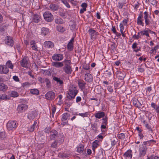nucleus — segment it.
<instances>
[{
  "mask_svg": "<svg viewBox=\"0 0 159 159\" xmlns=\"http://www.w3.org/2000/svg\"><path fill=\"white\" fill-rule=\"evenodd\" d=\"M44 19L47 21L51 22L53 20V16L49 11L44 12L43 15Z\"/></svg>",
  "mask_w": 159,
  "mask_h": 159,
  "instance_id": "39448f33",
  "label": "nucleus"
},
{
  "mask_svg": "<svg viewBox=\"0 0 159 159\" xmlns=\"http://www.w3.org/2000/svg\"><path fill=\"white\" fill-rule=\"evenodd\" d=\"M84 80L88 82H91L93 80V76L90 74L89 73H86L85 74Z\"/></svg>",
  "mask_w": 159,
  "mask_h": 159,
  "instance_id": "4468645a",
  "label": "nucleus"
},
{
  "mask_svg": "<svg viewBox=\"0 0 159 159\" xmlns=\"http://www.w3.org/2000/svg\"><path fill=\"white\" fill-rule=\"evenodd\" d=\"M103 120L102 123L103 124H105V125H107V118L105 117L103 118L102 119Z\"/></svg>",
  "mask_w": 159,
  "mask_h": 159,
  "instance_id": "13d9d810",
  "label": "nucleus"
},
{
  "mask_svg": "<svg viewBox=\"0 0 159 159\" xmlns=\"http://www.w3.org/2000/svg\"><path fill=\"white\" fill-rule=\"evenodd\" d=\"M63 58V55L61 54H54L52 57V58L53 60L57 61L62 60Z\"/></svg>",
  "mask_w": 159,
  "mask_h": 159,
  "instance_id": "9d476101",
  "label": "nucleus"
},
{
  "mask_svg": "<svg viewBox=\"0 0 159 159\" xmlns=\"http://www.w3.org/2000/svg\"><path fill=\"white\" fill-rule=\"evenodd\" d=\"M144 18L145 20V23L146 26L149 25L151 24L152 25L154 24L153 20H150L149 18H151L150 16H149L148 12L147 11H145L144 12Z\"/></svg>",
  "mask_w": 159,
  "mask_h": 159,
  "instance_id": "7ed1b4c3",
  "label": "nucleus"
},
{
  "mask_svg": "<svg viewBox=\"0 0 159 159\" xmlns=\"http://www.w3.org/2000/svg\"><path fill=\"white\" fill-rule=\"evenodd\" d=\"M37 122L38 121L37 120L35 121L33 125L28 128V129L29 131L32 132L34 131L36 126L37 125Z\"/></svg>",
  "mask_w": 159,
  "mask_h": 159,
  "instance_id": "bb28decb",
  "label": "nucleus"
},
{
  "mask_svg": "<svg viewBox=\"0 0 159 159\" xmlns=\"http://www.w3.org/2000/svg\"><path fill=\"white\" fill-rule=\"evenodd\" d=\"M55 22L57 24H61L64 23V21L61 18L59 17L55 19Z\"/></svg>",
  "mask_w": 159,
  "mask_h": 159,
  "instance_id": "72a5a7b5",
  "label": "nucleus"
},
{
  "mask_svg": "<svg viewBox=\"0 0 159 159\" xmlns=\"http://www.w3.org/2000/svg\"><path fill=\"white\" fill-rule=\"evenodd\" d=\"M146 142H143V144L140 145L139 149V158H142L146 155L148 148L145 145Z\"/></svg>",
  "mask_w": 159,
  "mask_h": 159,
  "instance_id": "f03ea898",
  "label": "nucleus"
},
{
  "mask_svg": "<svg viewBox=\"0 0 159 159\" xmlns=\"http://www.w3.org/2000/svg\"><path fill=\"white\" fill-rule=\"evenodd\" d=\"M99 141L95 140L93 143L92 150L94 152H95V148H96L98 145V143Z\"/></svg>",
  "mask_w": 159,
  "mask_h": 159,
  "instance_id": "7c9ffc66",
  "label": "nucleus"
},
{
  "mask_svg": "<svg viewBox=\"0 0 159 159\" xmlns=\"http://www.w3.org/2000/svg\"><path fill=\"white\" fill-rule=\"evenodd\" d=\"M43 74L44 75L50 76L51 75V73L49 70H43Z\"/></svg>",
  "mask_w": 159,
  "mask_h": 159,
  "instance_id": "49530a36",
  "label": "nucleus"
},
{
  "mask_svg": "<svg viewBox=\"0 0 159 159\" xmlns=\"http://www.w3.org/2000/svg\"><path fill=\"white\" fill-rule=\"evenodd\" d=\"M10 97L5 94L0 95V99L1 100H6L9 99Z\"/></svg>",
  "mask_w": 159,
  "mask_h": 159,
  "instance_id": "f704fd0d",
  "label": "nucleus"
},
{
  "mask_svg": "<svg viewBox=\"0 0 159 159\" xmlns=\"http://www.w3.org/2000/svg\"><path fill=\"white\" fill-rule=\"evenodd\" d=\"M133 103L134 106L139 108H140L142 107V104L137 99H133Z\"/></svg>",
  "mask_w": 159,
  "mask_h": 159,
  "instance_id": "a878e982",
  "label": "nucleus"
},
{
  "mask_svg": "<svg viewBox=\"0 0 159 159\" xmlns=\"http://www.w3.org/2000/svg\"><path fill=\"white\" fill-rule=\"evenodd\" d=\"M140 34V32H139L138 33L137 35H136V34L134 35L133 36V38H134V39H138L140 38V36H139Z\"/></svg>",
  "mask_w": 159,
  "mask_h": 159,
  "instance_id": "bf43d9fd",
  "label": "nucleus"
},
{
  "mask_svg": "<svg viewBox=\"0 0 159 159\" xmlns=\"http://www.w3.org/2000/svg\"><path fill=\"white\" fill-rule=\"evenodd\" d=\"M126 75L124 71H117L116 74L117 78L120 80H123Z\"/></svg>",
  "mask_w": 159,
  "mask_h": 159,
  "instance_id": "2eb2a0df",
  "label": "nucleus"
},
{
  "mask_svg": "<svg viewBox=\"0 0 159 159\" xmlns=\"http://www.w3.org/2000/svg\"><path fill=\"white\" fill-rule=\"evenodd\" d=\"M5 66L7 68L12 70L13 69L14 66L12 64L11 61L9 60L7 61L6 64Z\"/></svg>",
  "mask_w": 159,
  "mask_h": 159,
  "instance_id": "2f4dec72",
  "label": "nucleus"
},
{
  "mask_svg": "<svg viewBox=\"0 0 159 159\" xmlns=\"http://www.w3.org/2000/svg\"><path fill=\"white\" fill-rule=\"evenodd\" d=\"M13 80L16 82H18L19 81V79L18 76H13Z\"/></svg>",
  "mask_w": 159,
  "mask_h": 159,
  "instance_id": "774afa93",
  "label": "nucleus"
},
{
  "mask_svg": "<svg viewBox=\"0 0 159 159\" xmlns=\"http://www.w3.org/2000/svg\"><path fill=\"white\" fill-rule=\"evenodd\" d=\"M70 116V114L68 113H65L62 115L61 118L62 121H65L67 120Z\"/></svg>",
  "mask_w": 159,
  "mask_h": 159,
  "instance_id": "473e14b6",
  "label": "nucleus"
},
{
  "mask_svg": "<svg viewBox=\"0 0 159 159\" xmlns=\"http://www.w3.org/2000/svg\"><path fill=\"white\" fill-rule=\"evenodd\" d=\"M111 47L113 49H115L116 48V43L113 42H111Z\"/></svg>",
  "mask_w": 159,
  "mask_h": 159,
  "instance_id": "680f3d73",
  "label": "nucleus"
},
{
  "mask_svg": "<svg viewBox=\"0 0 159 159\" xmlns=\"http://www.w3.org/2000/svg\"><path fill=\"white\" fill-rule=\"evenodd\" d=\"M8 68L5 65H0V74H6L9 72Z\"/></svg>",
  "mask_w": 159,
  "mask_h": 159,
  "instance_id": "9b49d317",
  "label": "nucleus"
},
{
  "mask_svg": "<svg viewBox=\"0 0 159 159\" xmlns=\"http://www.w3.org/2000/svg\"><path fill=\"white\" fill-rule=\"evenodd\" d=\"M44 46L47 48H52L54 47V44L51 41H46L44 43Z\"/></svg>",
  "mask_w": 159,
  "mask_h": 159,
  "instance_id": "f8f14e48",
  "label": "nucleus"
},
{
  "mask_svg": "<svg viewBox=\"0 0 159 159\" xmlns=\"http://www.w3.org/2000/svg\"><path fill=\"white\" fill-rule=\"evenodd\" d=\"M69 90L67 95V98L70 100L73 99L78 92L77 88L72 86L70 87Z\"/></svg>",
  "mask_w": 159,
  "mask_h": 159,
  "instance_id": "f257e3e1",
  "label": "nucleus"
},
{
  "mask_svg": "<svg viewBox=\"0 0 159 159\" xmlns=\"http://www.w3.org/2000/svg\"><path fill=\"white\" fill-rule=\"evenodd\" d=\"M28 108V106L24 104H21L19 105L17 108V110L18 112H23Z\"/></svg>",
  "mask_w": 159,
  "mask_h": 159,
  "instance_id": "1a4fd4ad",
  "label": "nucleus"
},
{
  "mask_svg": "<svg viewBox=\"0 0 159 159\" xmlns=\"http://www.w3.org/2000/svg\"><path fill=\"white\" fill-rule=\"evenodd\" d=\"M63 68V71L67 74H70L72 72L71 66H64Z\"/></svg>",
  "mask_w": 159,
  "mask_h": 159,
  "instance_id": "412c9836",
  "label": "nucleus"
},
{
  "mask_svg": "<svg viewBox=\"0 0 159 159\" xmlns=\"http://www.w3.org/2000/svg\"><path fill=\"white\" fill-rule=\"evenodd\" d=\"M148 1L153 5L157 4L156 0H148Z\"/></svg>",
  "mask_w": 159,
  "mask_h": 159,
  "instance_id": "338daca9",
  "label": "nucleus"
},
{
  "mask_svg": "<svg viewBox=\"0 0 159 159\" xmlns=\"http://www.w3.org/2000/svg\"><path fill=\"white\" fill-rule=\"evenodd\" d=\"M29 63L28 58L27 57H25L21 60L20 63L22 67L27 68L29 65Z\"/></svg>",
  "mask_w": 159,
  "mask_h": 159,
  "instance_id": "423d86ee",
  "label": "nucleus"
},
{
  "mask_svg": "<svg viewBox=\"0 0 159 159\" xmlns=\"http://www.w3.org/2000/svg\"><path fill=\"white\" fill-rule=\"evenodd\" d=\"M56 110V107L55 106H53L52 107V116L53 117L54 114Z\"/></svg>",
  "mask_w": 159,
  "mask_h": 159,
  "instance_id": "5fc2aeb1",
  "label": "nucleus"
},
{
  "mask_svg": "<svg viewBox=\"0 0 159 159\" xmlns=\"http://www.w3.org/2000/svg\"><path fill=\"white\" fill-rule=\"evenodd\" d=\"M33 21L35 23H38L40 21V16L37 14H34L33 17Z\"/></svg>",
  "mask_w": 159,
  "mask_h": 159,
  "instance_id": "c85d7f7f",
  "label": "nucleus"
},
{
  "mask_svg": "<svg viewBox=\"0 0 159 159\" xmlns=\"http://www.w3.org/2000/svg\"><path fill=\"white\" fill-rule=\"evenodd\" d=\"M140 33L141 35H145L147 37H149V35L148 32V30H144L140 32Z\"/></svg>",
  "mask_w": 159,
  "mask_h": 159,
  "instance_id": "4c0bfd02",
  "label": "nucleus"
},
{
  "mask_svg": "<svg viewBox=\"0 0 159 159\" xmlns=\"http://www.w3.org/2000/svg\"><path fill=\"white\" fill-rule=\"evenodd\" d=\"M55 93L53 92L50 91L46 94L45 97L47 100H52L55 98Z\"/></svg>",
  "mask_w": 159,
  "mask_h": 159,
  "instance_id": "0eeeda50",
  "label": "nucleus"
},
{
  "mask_svg": "<svg viewBox=\"0 0 159 159\" xmlns=\"http://www.w3.org/2000/svg\"><path fill=\"white\" fill-rule=\"evenodd\" d=\"M45 82H46L47 87L48 88H49L50 86V82L48 78L45 79Z\"/></svg>",
  "mask_w": 159,
  "mask_h": 159,
  "instance_id": "09e8293b",
  "label": "nucleus"
},
{
  "mask_svg": "<svg viewBox=\"0 0 159 159\" xmlns=\"http://www.w3.org/2000/svg\"><path fill=\"white\" fill-rule=\"evenodd\" d=\"M11 97H16L18 96V93L15 91H11L10 94Z\"/></svg>",
  "mask_w": 159,
  "mask_h": 159,
  "instance_id": "37998d69",
  "label": "nucleus"
},
{
  "mask_svg": "<svg viewBox=\"0 0 159 159\" xmlns=\"http://www.w3.org/2000/svg\"><path fill=\"white\" fill-rule=\"evenodd\" d=\"M49 32V30L46 28L43 27L41 29V34L43 35H46L48 34Z\"/></svg>",
  "mask_w": 159,
  "mask_h": 159,
  "instance_id": "c756f323",
  "label": "nucleus"
},
{
  "mask_svg": "<svg viewBox=\"0 0 159 159\" xmlns=\"http://www.w3.org/2000/svg\"><path fill=\"white\" fill-rule=\"evenodd\" d=\"M143 16L142 14H140L139 15V16L138 17L137 20V24L138 25H140L142 26H144V23L143 22Z\"/></svg>",
  "mask_w": 159,
  "mask_h": 159,
  "instance_id": "6ab92c4d",
  "label": "nucleus"
},
{
  "mask_svg": "<svg viewBox=\"0 0 159 159\" xmlns=\"http://www.w3.org/2000/svg\"><path fill=\"white\" fill-rule=\"evenodd\" d=\"M38 80L41 83H44L45 81V79L41 77H39L38 78Z\"/></svg>",
  "mask_w": 159,
  "mask_h": 159,
  "instance_id": "603ef678",
  "label": "nucleus"
},
{
  "mask_svg": "<svg viewBox=\"0 0 159 159\" xmlns=\"http://www.w3.org/2000/svg\"><path fill=\"white\" fill-rule=\"evenodd\" d=\"M17 123L14 120H10L7 124V127L9 130H11L15 129L17 127Z\"/></svg>",
  "mask_w": 159,
  "mask_h": 159,
  "instance_id": "20e7f679",
  "label": "nucleus"
},
{
  "mask_svg": "<svg viewBox=\"0 0 159 159\" xmlns=\"http://www.w3.org/2000/svg\"><path fill=\"white\" fill-rule=\"evenodd\" d=\"M5 43L8 45L12 46L13 45L14 42L11 37L7 36L5 39Z\"/></svg>",
  "mask_w": 159,
  "mask_h": 159,
  "instance_id": "f3484780",
  "label": "nucleus"
},
{
  "mask_svg": "<svg viewBox=\"0 0 159 159\" xmlns=\"http://www.w3.org/2000/svg\"><path fill=\"white\" fill-rule=\"evenodd\" d=\"M69 1L74 6H75L77 5V2L76 0H69Z\"/></svg>",
  "mask_w": 159,
  "mask_h": 159,
  "instance_id": "864d4df0",
  "label": "nucleus"
},
{
  "mask_svg": "<svg viewBox=\"0 0 159 159\" xmlns=\"http://www.w3.org/2000/svg\"><path fill=\"white\" fill-rule=\"evenodd\" d=\"M37 115V113L35 111H32L29 113L28 117L30 120L33 119L35 118Z\"/></svg>",
  "mask_w": 159,
  "mask_h": 159,
  "instance_id": "4be33fe9",
  "label": "nucleus"
},
{
  "mask_svg": "<svg viewBox=\"0 0 159 159\" xmlns=\"http://www.w3.org/2000/svg\"><path fill=\"white\" fill-rule=\"evenodd\" d=\"M94 116L96 118L101 119L104 117L105 116V113L103 111L98 112L96 113Z\"/></svg>",
  "mask_w": 159,
  "mask_h": 159,
  "instance_id": "5701e85b",
  "label": "nucleus"
},
{
  "mask_svg": "<svg viewBox=\"0 0 159 159\" xmlns=\"http://www.w3.org/2000/svg\"><path fill=\"white\" fill-rule=\"evenodd\" d=\"M117 137L120 139H124L125 137V134L123 133H118L117 134Z\"/></svg>",
  "mask_w": 159,
  "mask_h": 159,
  "instance_id": "79ce46f5",
  "label": "nucleus"
},
{
  "mask_svg": "<svg viewBox=\"0 0 159 159\" xmlns=\"http://www.w3.org/2000/svg\"><path fill=\"white\" fill-rule=\"evenodd\" d=\"M123 156L126 159H131L132 157V151L130 149L128 150L124 153Z\"/></svg>",
  "mask_w": 159,
  "mask_h": 159,
  "instance_id": "ddd939ff",
  "label": "nucleus"
},
{
  "mask_svg": "<svg viewBox=\"0 0 159 159\" xmlns=\"http://www.w3.org/2000/svg\"><path fill=\"white\" fill-rule=\"evenodd\" d=\"M6 137V134L4 132H0V139H3Z\"/></svg>",
  "mask_w": 159,
  "mask_h": 159,
  "instance_id": "6e6d98bb",
  "label": "nucleus"
},
{
  "mask_svg": "<svg viewBox=\"0 0 159 159\" xmlns=\"http://www.w3.org/2000/svg\"><path fill=\"white\" fill-rule=\"evenodd\" d=\"M30 44L31 46V48L33 50L36 51H37L38 50V47L36 45V43L34 41L32 40L31 41Z\"/></svg>",
  "mask_w": 159,
  "mask_h": 159,
  "instance_id": "cd10ccee",
  "label": "nucleus"
},
{
  "mask_svg": "<svg viewBox=\"0 0 159 159\" xmlns=\"http://www.w3.org/2000/svg\"><path fill=\"white\" fill-rule=\"evenodd\" d=\"M89 34L91 35V38H94L98 34V32L95 30L91 29H90L89 30Z\"/></svg>",
  "mask_w": 159,
  "mask_h": 159,
  "instance_id": "dca6fc26",
  "label": "nucleus"
},
{
  "mask_svg": "<svg viewBox=\"0 0 159 159\" xmlns=\"http://www.w3.org/2000/svg\"><path fill=\"white\" fill-rule=\"evenodd\" d=\"M73 44L68 43L67 46V48L70 51H72L73 49Z\"/></svg>",
  "mask_w": 159,
  "mask_h": 159,
  "instance_id": "a18cd8bd",
  "label": "nucleus"
},
{
  "mask_svg": "<svg viewBox=\"0 0 159 159\" xmlns=\"http://www.w3.org/2000/svg\"><path fill=\"white\" fill-rule=\"evenodd\" d=\"M50 10L52 11H57L59 9V6L55 4H51L49 6Z\"/></svg>",
  "mask_w": 159,
  "mask_h": 159,
  "instance_id": "b1692460",
  "label": "nucleus"
},
{
  "mask_svg": "<svg viewBox=\"0 0 159 159\" xmlns=\"http://www.w3.org/2000/svg\"><path fill=\"white\" fill-rule=\"evenodd\" d=\"M7 25H0V31L4 32L5 30L7 29Z\"/></svg>",
  "mask_w": 159,
  "mask_h": 159,
  "instance_id": "c03bdc74",
  "label": "nucleus"
},
{
  "mask_svg": "<svg viewBox=\"0 0 159 159\" xmlns=\"http://www.w3.org/2000/svg\"><path fill=\"white\" fill-rule=\"evenodd\" d=\"M124 25L122 23H121L120 24V28L121 32H122V31H123L124 29Z\"/></svg>",
  "mask_w": 159,
  "mask_h": 159,
  "instance_id": "052dcab7",
  "label": "nucleus"
},
{
  "mask_svg": "<svg viewBox=\"0 0 159 159\" xmlns=\"http://www.w3.org/2000/svg\"><path fill=\"white\" fill-rule=\"evenodd\" d=\"M63 63H64V66H71L70 65L71 64V61L69 60H65L63 61Z\"/></svg>",
  "mask_w": 159,
  "mask_h": 159,
  "instance_id": "a19ab883",
  "label": "nucleus"
},
{
  "mask_svg": "<svg viewBox=\"0 0 159 159\" xmlns=\"http://www.w3.org/2000/svg\"><path fill=\"white\" fill-rule=\"evenodd\" d=\"M50 139L51 140H55L56 139H58V132L56 130L53 129L50 132Z\"/></svg>",
  "mask_w": 159,
  "mask_h": 159,
  "instance_id": "6e6552de",
  "label": "nucleus"
},
{
  "mask_svg": "<svg viewBox=\"0 0 159 159\" xmlns=\"http://www.w3.org/2000/svg\"><path fill=\"white\" fill-rule=\"evenodd\" d=\"M57 29L58 31L61 32H63L65 30L64 28L60 26H57Z\"/></svg>",
  "mask_w": 159,
  "mask_h": 159,
  "instance_id": "de8ad7c7",
  "label": "nucleus"
},
{
  "mask_svg": "<svg viewBox=\"0 0 159 159\" xmlns=\"http://www.w3.org/2000/svg\"><path fill=\"white\" fill-rule=\"evenodd\" d=\"M84 146L83 145H80L77 147V151L79 153H81L84 150Z\"/></svg>",
  "mask_w": 159,
  "mask_h": 159,
  "instance_id": "58836bf2",
  "label": "nucleus"
},
{
  "mask_svg": "<svg viewBox=\"0 0 159 159\" xmlns=\"http://www.w3.org/2000/svg\"><path fill=\"white\" fill-rule=\"evenodd\" d=\"M53 80L56 81L58 84H59L61 85L63 84V82L62 80H60L59 78L56 77H53Z\"/></svg>",
  "mask_w": 159,
  "mask_h": 159,
  "instance_id": "e433bc0d",
  "label": "nucleus"
},
{
  "mask_svg": "<svg viewBox=\"0 0 159 159\" xmlns=\"http://www.w3.org/2000/svg\"><path fill=\"white\" fill-rule=\"evenodd\" d=\"M7 85L3 83H0V91L3 92L6 91L8 89Z\"/></svg>",
  "mask_w": 159,
  "mask_h": 159,
  "instance_id": "393cba45",
  "label": "nucleus"
},
{
  "mask_svg": "<svg viewBox=\"0 0 159 159\" xmlns=\"http://www.w3.org/2000/svg\"><path fill=\"white\" fill-rule=\"evenodd\" d=\"M81 6L82 7V8L86 9V7H87L88 5L86 3H83L81 5Z\"/></svg>",
  "mask_w": 159,
  "mask_h": 159,
  "instance_id": "0e129e2a",
  "label": "nucleus"
},
{
  "mask_svg": "<svg viewBox=\"0 0 159 159\" xmlns=\"http://www.w3.org/2000/svg\"><path fill=\"white\" fill-rule=\"evenodd\" d=\"M57 146V141H55L51 144V147L53 148H56Z\"/></svg>",
  "mask_w": 159,
  "mask_h": 159,
  "instance_id": "8fccbe9b",
  "label": "nucleus"
},
{
  "mask_svg": "<svg viewBox=\"0 0 159 159\" xmlns=\"http://www.w3.org/2000/svg\"><path fill=\"white\" fill-rule=\"evenodd\" d=\"M78 115L83 117H87L88 115V112H86L84 113H79Z\"/></svg>",
  "mask_w": 159,
  "mask_h": 159,
  "instance_id": "3c124183",
  "label": "nucleus"
},
{
  "mask_svg": "<svg viewBox=\"0 0 159 159\" xmlns=\"http://www.w3.org/2000/svg\"><path fill=\"white\" fill-rule=\"evenodd\" d=\"M50 128L49 127H47L44 129V131L46 133H49V132H50Z\"/></svg>",
  "mask_w": 159,
  "mask_h": 159,
  "instance_id": "69168bd1",
  "label": "nucleus"
},
{
  "mask_svg": "<svg viewBox=\"0 0 159 159\" xmlns=\"http://www.w3.org/2000/svg\"><path fill=\"white\" fill-rule=\"evenodd\" d=\"M52 65L56 68L61 67L64 66L63 62L54 61L52 63Z\"/></svg>",
  "mask_w": 159,
  "mask_h": 159,
  "instance_id": "a211bd4d",
  "label": "nucleus"
},
{
  "mask_svg": "<svg viewBox=\"0 0 159 159\" xmlns=\"http://www.w3.org/2000/svg\"><path fill=\"white\" fill-rule=\"evenodd\" d=\"M86 84V83L83 80H80L78 81L79 86L82 90L85 88V85Z\"/></svg>",
  "mask_w": 159,
  "mask_h": 159,
  "instance_id": "aec40b11",
  "label": "nucleus"
},
{
  "mask_svg": "<svg viewBox=\"0 0 159 159\" xmlns=\"http://www.w3.org/2000/svg\"><path fill=\"white\" fill-rule=\"evenodd\" d=\"M59 13L60 16L62 17L66 15L65 11L63 9L61 8L59 9Z\"/></svg>",
  "mask_w": 159,
  "mask_h": 159,
  "instance_id": "c9c22d12",
  "label": "nucleus"
},
{
  "mask_svg": "<svg viewBox=\"0 0 159 159\" xmlns=\"http://www.w3.org/2000/svg\"><path fill=\"white\" fill-rule=\"evenodd\" d=\"M30 93L32 94L38 95L39 94V91L38 89H31Z\"/></svg>",
  "mask_w": 159,
  "mask_h": 159,
  "instance_id": "ea45409f",
  "label": "nucleus"
},
{
  "mask_svg": "<svg viewBox=\"0 0 159 159\" xmlns=\"http://www.w3.org/2000/svg\"><path fill=\"white\" fill-rule=\"evenodd\" d=\"M63 3L66 6V7L68 8H70V6L69 4V3L67 2L66 0L64 2H63Z\"/></svg>",
  "mask_w": 159,
  "mask_h": 159,
  "instance_id": "e2e57ef3",
  "label": "nucleus"
},
{
  "mask_svg": "<svg viewBox=\"0 0 159 159\" xmlns=\"http://www.w3.org/2000/svg\"><path fill=\"white\" fill-rule=\"evenodd\" d=\"M111 30L116 35H117V34H118V33H117L116 31V28L114 26H112Z\"/></svg>",
  "mask_w": 159,
  "mask_h": 159,
  "instance_id": "4d7b16f0",
  "label": "nucleus"
}]
</instances>
